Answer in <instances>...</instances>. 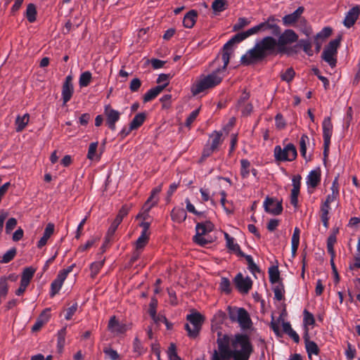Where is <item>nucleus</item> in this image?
Returning <instances> with one entry per match:
<instances>
[{"instance_id": "40", "label": "nucleus", "mask_w": 360, "mask_h": 360, "mask_svg": "<svg viewBox=\"0 0 360 360\" xmlns=\"http://www.w3.org/2000/svg\"><path fill=\"white\" fill-rule=\"evenodd\" d=\"M240 257H244L246 259L248 266V269L250 271L252 274L260 271L258 266L255 263L253 258L251 255H246L244 253V255H241Z\"/></svg>"}, {"instance_id": "12", "label": "nucleus", "mask_w": 360, "mask_h": 360, "mask_svg": "<svg viewBox=\"0 0 360 360\" xmlns=\"http://www.w3.org/2000/svg\"><path fill=\"white\" fill-rule=\"evenodd\" d=\"M104 114L106 116V124L112 131H115V123L120 120V112L112 109L110 105H106L104 107Z\"/></svg>"}, {"instance_id": "58", "label": "nucleus", "mask_w": 360, "mask_h": 360, "mask_svg": "<svg viewBox=\"0 0 360 360\" xmlns=\"http://www.w3.org/2000/svg\"><path fill=\"white\" fill-rule=\"evenodd\" d=\"M261 31H263L262 22H261V23H259V24H258V25H257L244 32L246 34L247 38H248L249 37H250L253 34H256Z\"/></svg>"}, {"instance_id": "9", "label": "nucleus", "mask_w": 360, "mask_h": 360, "mask_svg": "<svg viewBox=\"0 0 360 360\" xmlns=\"http://www.w3.org/2000/svg\"><path fill=\"white\" fill-rule=\"evenodd\" d=\"M304 11V8L303 6H300L293 13L283 16L282 18L283 25L286 27L292 26L299 20L300 23L306 25V20L304 18H301V15Z\"/></svg>"}, {"instance_id": "44", "label": "nucleus", "mask_w": 360, "mask_h": 360, "mask_svg": "<svg viewBox=\"0 0 360 360\" xmlns=\"http://www.w3.org/2000/svg\"><path fill=\"white\" fill-rule=\"evenodd\" d=\"M200 108H197L194 110H193L187 117L186 119L184 125L186 127L190 129L193 124V123L196 120L197 117L198 116L200 113Z\"/></svg>"}, {"instance_id": "16", "label": "nucleus", "mask_w": 360, "mask_h": 360, "mask_svg": "<svg viewBox=\"0 0 360 360\" xmlns=\"http://www.w3.org/2000/svg\"><path fill=\"white\" fill-rule=\"evenodd\" d=\"M359 13L360 8L359 6H354L349 9L344 19V25L347 28L352 27L358 19Z\"/></svg>"}, {"instance_id": "20", "label": "nucleus", "mask_w": 360, "mask_h": 360, "mask_svg": "<svg viewBox=\"0 0 360 360\" xmlns=\"http://www.w3.org/2000/svg\"><path fill=\"white\" fill-rule=\"evenodd\" d=\"M321 182V171L319 169L311 170L307 176L308 188H316Z\"/></svg>"}, {"instance_id": "14", "label": "nucleus", "mask_w": 360, "mask_h": 360, "mask_svg": "<svg viewBox=\"0 0 360 360\" xmlns=\"http://www.w3.org/2000/svg\"><path fill=\"white\" fill-rule=\"evenodd\" d=\"M247 39L246 34L245 32H238L234 36H233L224 45L223 47V52L221 56H224L225 53L229 56V61L230 60L231 55L233 52L232 46L235 44H238L243 40Z\"/></svg>"}, {"instance_id": "42", "label": "nucleus", "mask_w": 360, "mask_h": 360, "mask_svg": "<svg viewBox=\"0 0 360 360\" xmlns=\"http://www.w3.org/2000/svg\"><path fill=\"white\" fill-rule=\"evenodd\" d=\"M309 143V139L307 134H302L300 140V150L301 155L304 158L307 154V145Z\"/></svg>"}, {"instance_id": "57", "label": "nucleus", "mask_w": 360, "mask_h": 360, "mask_svg": "<svg viewBox=\"0 0 360 360\" xmlns=\"http://www.w3.org/2000/svg\"><path fill=\"white\" fill-rule=\"evenodd\" d=\"M193 240L198 245L205 247L212 243V240L205 238V236H194Z\"/></svg>"}, {"instance_id": "41", "label": "nucleus", "mask_w": 360, "mask_h": 360, "mask_svg": "<svg viewBox=\"0 0 360 360\" xmlns=\"http://www.w3.org/2000/svg\"><path fill=\"white\" fill-rule=\"evenodd\" d=\"M240 175L243 179H246L250 174V162L246 159H242L240 160Z\"/></svg>"}, {"instance_id": "2", "label": "nucleus", "mask_w": 360, "mask_h": 360, "mask_svg": "<svg viewBox=\"0 0 360 360\" xmlns=\"http://www.w3.org/2000/svg\"><path fill=\"white\" fill-rule=\"evenodd\" d=\"M223 65L202 77L192 88L193 95H197L207 89H212L219 85L226 76V67L229 65L227 54L221 56Z\"/></svg>"}, {"instance_id": "31", "label": "nucleus", "mask_w": 360, "mask_h": 360, "mask_svg": "<svg viewBox=\"0 0 360 360\" xmlns=\"http://www.w3.org/2000/svg\"><path fill=\"white\" fill-rule=\"evenodd\" d=\"M146 118V112H140V113L136 114L129 124V126L131 127V129L134 130V129H136L139 127H140L144 122Z\"/></svg>"}, {"instance_id": "5", "label": "nucleus", "mask_w": 360, "mask_h": 360, "mask_svg": "<svg viewBox=\"0 0 360 360\" xmlns=\"http://www.w3.org/2000/svg\"><path fill=\"white\" fill-rule=\"evenodd\" d=\"M217 342L218 351L214 350L212 360H230L232 356V349L229 348V336L224 335L222 338L219 337Z\"/></svg>"}, {"instance_id": "47", "label": "nucleus", "mask_w": 360, "mask_h": 360, "mask_svg": "<svg viewBox=\"0 0 360 360\" xmlns=\"http://www.w3.org/2000/svg\"><path fill=\"white\" fill-rule=\"evenodd\" d=\"M129 211V207L127 205H123L113 221H115L116 224H120L124 217L128 214Z\"/></svg>"}, {"instance_id": "48", "label": "nucleus", "mask_w": 360, "mask_h": 360, "mask_svg": "<svg viewBox=\"0 0 360 360\" xmlns=\"http://www.w3.org/2000/svg\"><path fill=\"white\" fill-rule=\"evenodd\" d=\"M216 151H217V149L206 143L202 152L200 162L205 161L207 158L210 157L212 154Z\"/></svg>"}, {"instance_id": "36", "label": "nucleus", "mask_w": 360, "mask_h": 360, "mask_svg": "<svg viewBox=\"0 0 360 360\" xmlns=\"http://www.w3.org/2000/svg\"><path fill=\"white\" fill-rule=\"evenodd\" d=\"M92 79L91 73L89 71H85L80 75L79 85L80 87H86L89 85Z\"/></svg>"}, {"instance_id": "33", "label": "nucleus", "mask_w": 360, "mask_h": 360, "mask_svg": "<svg viewBox=\"0 0 360 360\" xmlns=\"http://www.w3.org/2000/svg\"><path fill=\"white\" fill-rule=\"evenodd\" d=\"M228 8V2L226 0H214L212 4V8L214 13H220L225 11Z\"/></svg>"}, {"instance_id": "52", "label": "nucleus", "mask_w": 360, "mask_h": 360, "mask_svg": "<svg viewBox=\"0 0 360 360\" xmlns=\"http://www.w3.org/2000/svg\"><path fill=\"white\" fill-rule=\"evenodd\" d=\"M295 72L292 68H288L284 72L281 73V77L283 81L290 82L293 79Z\"/></svg>"}, {"instance_id": "35", "label": "nucleus", "mask_w": 360, "mask_h": 360, "mask_svg": "<svg viewBox=\"0 0 360 360\" xmlns=\"http://www.w3.org/2000/svg\"><path fill=\"white\" fill-rule=\"evenodd\" d=\"M263 31L270 30L273 36L278 37L281 34V28L276 23L262 22Z\"/></svg>"}, {"instance_id": "24", "label": "nucleus", "mask_w": 360, "mask_h": 360, "mask_svg": "<svg viewBox=\"0 0 360 360\" xmlns=\"http://www.w3.org/2000/svg\"><path fill=\"white\" fill-rule=\"evenodd\" d=\"M198 12L195 10L189 11L184 17L183 25L186 28H192L196 22Z\"/></svg>"}, {"instance_id": "11", "label": "nucleus", "mask_w": 360, "mask_h": 360, "mask_svg": "<svg viewBox=\"0 0 360 360\" xmlns=\"http://www.w3.org/2000/svg\"><path fill=\"white\" fill-rule=\"evenodd\" d=\"M139 225L142 228V231L140 236L136 240L135 245L137 250H142L149 240L150 233L149 228L150 224L148 221H142Z\"/></svg>"}, {"instance_id": "38", "label": "nucleus", "mask_w": 360, "mask_h": 360, "mask_svg": "<svg viewBox=\"0 0 360 360\" xmlns=\"http://www.w3.org/2000/svg\"><path fill=\"white\" fill-rule=\"evenodd\" d=\"M298 45L302 48L303 51L309 56H311L314 54L312 50V44L308 39H300L298 42Z\"/></svg>"}, {"instance_id": "59", "label": "nucleus", "mask_w": 360, "mask_h": 360, "mask_svg": "<svg viewBox=\"0 0 360 360\" xmlns=\"http://www.w3.org/2000/svg\"><path fill=\"white\" fill-rule=\"evenodd\" d=\"M66 335V327L63 328L58 332V347L63 348L65 345Z\"/></svg>"}, {"instance_id": "13", "label": "nucleus", "mask_w": 360, "mask_h": 360, "mask_svg": "<svg viewBox=\"0 0 360 360\" xmlns=\"http://www.w3.org/2000/svg\"><path fill=\"white\" fill-rule=\"evenodd\" d=\"M236 288L241 293H248L252 288V281L250 278H244L241 273H238L234 278Z\"/></svg>"}, {"instance_id": "49", "label": "nucleus", "mask_w": 360, "mask_h": 360, "mask_svg": "<svg viewBox=\"0 0 360 360\" xmlns=\"http://www.w3.org/2000/svg\"><path fill=\"white\" fill-rule=\"evenodd\" d=\"M105 358L108 360H119L120 356L117 352L110 347H105L103 349Z\"/></svg>"}, {"instance_id": "29", "label": "nucleus", "mask_w": 360, "mask_h": 360, "mask_svg": "<svg viewBox=\"0 0 360 360\" xmlns=\"http://www.w3.org/2000/svg\"><path fill=\"white\" fill-rule=\"evenodd\" d=\"M304 347L309 360H312V355H319L321 350L318 345L314 341L309 342L305 345Z\"/></svg>"}, {"instance_id": "27", "label": "nucleus", "mask_w": 360, "mask_h": 360, "mask_svg": "<svg viewBox=\"0 0 360 360\" xmlns=\"http://www.w3.org/2000/svg\"><path fill=\"white\" fill-rule=\"evenodd\" d=\"M186 320L188 323L186 324H191L195 326H199L202 328V325L203 323V316L198 312L188 314L186 316Z\"/></svg>"}, {"instance_id": "39", "label": "nucleus", "mask_w": 360, "mask_h": 360, "mask_svg": "<svg viewBox=\"0 0 360 360\" xmlns=\"http://www.w3.org/2000/svg\"><path fill=\"white\" fill-rule=\"evenodd\" d=\"M269 281L274 284L279 283L280 273L278 266H271L269 269Z\"/></svg>"}, {"instance_id": "19", "label": "nucleus", "mask_w": 360, "mask_h": 360, "mask_svg": "<svg viewBox=\"0 0 360 360\" xmlns=\"http://www.w3.org/2000/svg\"><path fill=\"white\" fill-rule=\"evenodd\" d=\"M167 86V83L158 85L149 89L143 96V103H148L156 98Z\"/></svg>"}, {"instance_id": "3", "label": "nucleus", "mask_w": 360, "mask_h": 360, "mask_svg": "<svg viewBox=\"0 0 360 360\" xmlns=\"http://www.w3.org/2000/svg\"><path fill=\"white\" fill-rule=\"evenodd\" d=\"M231 347L233 360H249L253 352L250 338L245 334H236L231 341Z\"/></svg>"}, {"instance_id": "37", "label": "nucleus", "mask_w": 360, "mask_h": 360, "mask_svg": "<svg viewBox=\"0 0 360 360\" xmlns=\"http://www.w3.org/2000/svg\"><path fill=\"white\" fill-rule=\"evenodd\" d=\"M274 292V297L278 301H281L284 299L285 289L284 285L282 282H279L278 285L273 288Z\"/></svg>"}, {"instance_id": "50", "label": "nucleus", "mask_w": 360, "mask_h": 360, "mask_svg": "<svg viewBox=\"0 0 360 360\" xmlns=\"http://www.w3.org/2000/svg\"><path fill=\"white\" fill-rule=\"evenodd\" d=\"M226 246L230 250L236 252L238 256L244 255V252L240 250V245L234 242V238L229 240L226 243Z\"/></svg>"}, {"instance_id": "28", "label": "nucleus", "mask_w": 360, "mask_h": 360, "mask_svg": "<svg viewBox=\"0 0 360 360\" xmlns=\"http://www.w3.org/2000/svg\"><path fill=\"white\" fill-rule=\"evenodd\" d=\"M30 115L25 114L23 116L18 115L15 119V130L18 132L22 131L29 122Z\"/></svg>"}, {"instance_id": "62", "label": "nucleus", "mask_w": 360, "mask_h": 360, "mask_svg": "<svg viewBox=\"0 0 360 360\" xmlns=\"http://www.w3.org/2000/svg\"><path fill=\"white\" fill-rule=\"evenodd\" d=\"M119 225L120 224H116V222L115 221H113L111 223V225L110 226V227L107 231V233H106V240L110 241L112 237L115 234Z\"/></svg>"}, {"instance_id": "45", "label": "nucleus", "mask_w": 360, "mask_h": 360, "mask_svg": "<svg viewBox=\"0 0 360 360\" xmlns=\"http://www.w3.org/2000/svg\"><path fill=\"white\" fill-rule=\"evenodd\" d=\"M219 288L221 291L225 294H230L231 292L232 288L229 279L226 277H222L219 283Z\"/></svg>"}, {"instance_id": "64", "label": "nucleus", "mask_w": 360, "mask_h": 360, "mask_svg": "<svg viewBox=\"0 0 360 360\" xmlns=\"http://www.w3.org/2000/svg\"><path fill=\"white\" fill-rule=\"evenodd\" d=\"M141 81L139 78H134L129 84V89L131 92L138 91L141 86Z\"/></svg>"}, {"instance_id": "61", "label": "nucleus", "mask_w": 360, "mask_h": 360, "mask_svg": "<svg viewBox=\"0 0 360 360\" xmlns=\"http://www.w3.org/2000/svg\"><path fill=\"white\" fill-rule=\"evenodd\" d=\"M34 273H35V269H34L31 266L26 267L25 269H24V270L22 271L21 278L30 281L31 279L32 278Z\"/></svg>"}, {"instance_id": "30", "label": "nucleus", "mask_w": 360, "mask_h": 360, "mask_svg": "<svg viewBox=\"0 0 360 360\" xmlns=\"http://www.w3.org/2000/svg\"><path fill=\"white\" fill-rule=\"evenodd\" d=\"M65 279L60 277L58 274L56 278L51 284L50 296L54 297L60 290Z\"/></svg>"}, {"instance_id": "26", "label": "nucleus", "mask_w": 360, "mask_h": 360, "mask_svg": "<svg viewBox=\"0 0 360 360\" xmlns=\"http://www.w3.org/2000/svg\"><path fill=\"white\" fill-rule=\"evenodd\" d=\"M300 230L295 227L291 238V252L292 257H295L300 245Z\"/></svg>"}, {"instance_id": "43", "label": "nucleus", "mask_w": 360, "mask_h": 360, "mask_svg": "<svg viewBox=\"0 0 360 360\" xmlns=\"http://www.w3.org/2000/svg\"><path fill=\"white\" fill-rule=\"evenodd\" d=\"M98 145V143L97 141L90 143L86 156L89 160H94L100 158V157L96 155Z\"/></svg>"}, {"instance_id": "56", "label": "nucleus", "mask_w": 360, "mask_h": 360, "mask_svg": "<svg viewBox=\"0 0 360 360\" xmlns=\"http://www.w3.org/2000/svg\"><path fill=\"white\" fill-rule=\"evenodd\" d=\"M304 323L305 326H312L315 323L314 315L307 309L304 310Z\"/></svg>"}, {"instance_id": "34", "label": "nucleus", "mask_w": 360, "mask_h": 360, "mask_svg": "<svg viewBox=\"0 0 360 360\" xmlns=\"http://www.w3.org/2000/svg\"><path fill=\"white\" fill-rule=\"evenodd\" d=\"M25 15L30 22H34L36 20L37 9L34 4L27 5Z\"/></svg>"}, {"instance_id": "46", "label": "nucleus", "mask_w": 360, "mask_h": 360, "mask_svg": "<svg viewBox=\"0 0 360 360\" xmlns=\"http://www.w3.org/2000/svg\"><path fill=\"white\" fill-rule=\"evenodd\" d=\"M251 23V20L246 18H239L237 22L233 26V31H239L243 29L245 27L249 25Z\"/></svg>"}, {"instance_id": "21", "label": "nucleus", "mask_w": 360, "mask_h": 360, "mask_svg": "<svg viewBox=\"0 0 360 360\" xmlns=\"http://www.w3.org/2000/svg\"><path fill=\"white\" fill-rule=\"evenodd\" d=\"M323 141L330 142L333 134V124L330 117H325L322 122Z\"/></svg>"}, {"instance_id": "51", "label": "nucleus", "mask_w": 360, "mask_h": 360, "mask_svg": "<svg viewBox=\"0 0 360 360\" xmlns=\"http://www.w3.org/2000/svg\"><path fill=\"white\" fill-rule=\"evenodd\" d=\"M167 354L169 360H179L176 351V346L174 343H171L169 345Z\"/></svg>"}, {"instance_id": "18", "label": "nucleus", "mask_w": 360, "mask_h": 360, "mask_svg": "<svg viewBox=\"0 0 360 360\" xmlns=\"http://www.w3.org/2000/svg\"><path fill=\"white\" fill-rule=\"evenodd\" d=\"M50 309H45L37 318L36 322L32 327V332H37L39 330L41 327L46 324L50 319Z\"/></svg>"}, {"instance_id": "4", "label": "nucleus", "mask_w": 360, "mask_h": 360, "mask_svg": "<svg viewBox=\"0 0 360 360\" xmlns=\"http://www.w3.org/2000/svg\"><path fill=\"white\" fill-rule=\"evenodd\" d=\"M228 315L232 322H237L243 329L251 327L252 321L249 314L244 308L229 306Z\"/></svg>"}, {"instance_id": "32", "label": "nucleus", "mask_w": 360, "mask_h": 360, "mask_svg": "<svg viewBox=\"0 0 360 360\" xmlns=\"http://www.w3.org/2000/svg\"><path fill=\"white\" fill-rule=\"evenodd\" d=\"M184 328L187 332L188 337L190 339L195 340L198 338L202 328L191 324H185Z\"/></svg>"}, {"instance_id": "23", "label": "nucleus", "mask_w": 360, "mask_h": 360, "mask_svg": "<svg viewBox=\"0 0 360 360\" xmlns=\"http://www.w3.org/2000/svg\"><path fill=\"white\" fill-rule=\"evenodd\" d=\"M214 229V225L210 221L198 223L195 226V236H205L211 232Z\"/></svg>"}, {"instance_id": "7", "label": "nucleus", "mask_w": 360, "mask_h": 360, "mask_svg": "<svg viewBox=\"0 0 360 360\" xmlns=\"http://www.w3.org/2000/svg\"><path fill=\"white\" fill-rule=\"evenodd\" d=\"M340 44V39H335L331 40L328 44L324 48L322 53V58L329 64L331 68H334L337 63L336 55L338 53V48Z\"/></svg>"}, {"instance_id": "15", "label": "nucleus", "mask_w": 360, "mask_h": 360, "mask_svg": "<svg viewBox=\"0 0 360 360\" xmlns=\"http://www.w3.org/2000/svg\"><path fill=\"white\" fill-rule=\"evenodd\" d=\"M72 77L71 75H68L65 77V82L63 84L62 86V99L63 102V105H65L72 98L74 88L72 83Z\"/></svg>"}, {"instance_id": "10", "label": "nucleus", "mask_w": 360, "mask_h": 360, "mask_svg": "<svg viewBox=\"0 0 360 360\" xmlns=\"http://www.w3.org/2000/svg\"><path fill=\"white\" fill-rule=\"evenodd\" d=\"M263 207L266 212L273 215H279L283 212L282 201L269 196L265 198Z\"/></svg>"}, {"instance_id": "54", "label": "nucleus", "mask_w": 360, "mask_h": 360, "mask_svg": "<svg viewBox=\"0 0 360 360\" xmlns=\"http://www.w3.org/2000/svg\"><path fill=\"white\" fill-rule=\"evenodd\" d=\"M171 219L174 222V226L178 227L180 224V209L178 207H174L170 214Z\"/></svg>"}, {"instance_id": "1", "label": "nucleus", "mask_w": 360, "mask_h": 360, "mask_svg": "<svg viewBox=\"0 0 360 360\" xmlns=\"http://www.w3.org/2000/svg\"><path fill=\"white\" fill-rule=\"evenodd\" d=\"M278 37V39H276L271 36H266L257 41L254 46L241 56V63L244 65H251L262 63L268 56L274 54L276 46L280 51H283L286 45L298 40V35L291 29L281 32Z\"/></svg>"}, {"instance_id": "63", "label": "nucleus", "mask_w": 360, "mask_h": 360, "mask_svg": "<svg viewBox=\"0 0 360 360\" xmlns=\"http://www.w3.org/2000/svg\"><path fill=\"white\" fill-rule=\"evenodd\" d=\"M103 261L101 262H96L91 264V276L94 277L98 273L99 270L103 265Z\"/></svg>"}, {"instance_id": "8", "label": "nucleus", "mask_w": 360, "mask_h": 360, "mask_svg": "<svg viewBox=\"0 0 360 360\" xmlns=\"http://www.w3.org/2000/svg\"><path fill=\"white\" fill-rule=\"evenodd\" d=\"M162 187V184H160L159 186L154 188L151 191L150 196L148 198L146 203L143 205V213L141 214V217L143 218L144 220H146L147 217L149 216L148 212L150 210V209L158 204L159 199L158 195L161 192Z\"/></svg>"}, {"instance_id": "17", "label": "nucleus", "mask_w": 360, "mask_h": 360, "mask_svg": "<svg viewBox=\"0 0 360 360\" xmlns=\"http://www.w3.org/2000/svg\"><path fill=\"white\" fill-rule=\"evenodd\" d=\"M108 328L112 333L116 334L124 333L129 329L127 324L119 322L115 316L110 318Z\"/></svg>"}, {"instance_id": "25", "label": "nucleus", "mask_w": 360, "mask_h": 360, "mask_svg": "<svg viewBox=\"0 0 360 360\" xmlns=\"http://www.w3.org/2000/svg\"><path fill=\"white\" fill-rule=\"evenodd\" d=\"M53 232H54V224L52 223L48 224L45 228L43 236L38 241L37 247L39 248H41L42 247H44L46 244L49 238L53 233Z\"/></svg>"}, {"instance_id": "53", "label": "nucleus", "mask_w": 360, "mask_h": 360, "mask_svg": "<svg viewBox=\"0 0 360 360\" xmlns=\"http://www.w3.org/2000/svg\"><path fill=\"white\" fill-rule=\"evenodd\" d=\"M133 351L136 354H137L138 356H141L142 354H143L146 352V349L143 347L141 341L138 338H135L134 342H133Z\"/></svg>"}, {"instance_id": "55", "label": "nucleus", "mask_w": 360, "mask_h": 360, "mask_svg": "<svg viewBox=\"0 0 360 360\" xmlns=\"http://www.w3.org/2000/svg\"><path fill=\"white\" fill-rule=\"evenodd\" d=\"M16 255L15 248H12L8 250L2 257L1 260V263H8L11 262Z\"/></svg>"}, {"instance_id": "60", "label": "nucleus", "mask_w": 360, "mask_h": 360, "mask_svg": "<svg viewBox=\"0 0 360 360\" xmlns=\"http://www.w3.org/2000/svg\"><path fill=\"white\" fill-rule=\"evenodd\" d=\"M7 293H8L7 279L6 277H1L0 278V296H3V298H5Z\"/></svg>"}, {"instance_id": "22", "label": "nucleus", "mask_w": 360, "mask_h": 360, "mask_svg": "<svg viewBox=\"0 0 360 360\" xmlns=\"http://www.w3.org/2000/svg\"><path fill=\"white\" fill-rule=\"evenodd\" d=\"M222 142V133L214 131L212 134L210 135L206 143L218 150Z\"/></svg>"}, {"instance_id": "6", "label": "nucleus", "mask_w": 360, "mask_h": 360, "mask_svg": "<svg viewBox=\"0 0 360 360\" xmlns=\"http://www.w3.org/2000/svg\"><path fill=\"white\" fill-rule=\"evenodd\" d=\"M274 153L276 160L278 162L292 161L297 155V149L292 143L287 144L283 148L276 146Z\"/></svg>"}]
</instances>
